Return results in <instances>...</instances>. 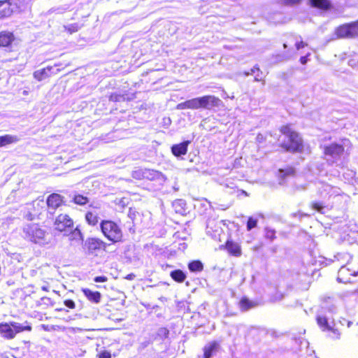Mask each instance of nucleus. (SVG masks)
<instances>
[{
  "mask_svg": "<svg viewBox=\"0 0 358 358\" xmlns=\"http://www.w3.org/2000/svg\"><path fill=\"white\" fill-rule=\"evenodd\" d=\"M317 194L321 198V200L312 201L310 206L313 210L322 214L326 213L328 210L326 201L332 196H338L339 194L338 188L324 182L318 183Z\"/></svg>",
  "mask_w": 358,
  "mask_h": 358,
  "instance_id": "obj_1",
  "label": "nucleus"
},
{
  "mask_svg": "<svg viewBox=\"0 0 358 358\" xmlns=\"http://www.w3.org/2000/svg\"><path fill=\"white\" fill-rule=\"evenodd\" d=\"M351 143L348 138H342L338 142L332 143L324 148V154L329 164H334L339 160L344 152H348Z\"/></svg>",
  "mask_w": 358,
  "mask_h": 358,
  "instance_id": "obj_2",
  "label": "nucleus"
},
{
  "mask_svg": "<svg viewBox=\"0 0 358 358\" xmlns=\"http://www.w3.org/2000/svg\"><path fill=\"white\" fill-rule=\"evenodd\" d=\"M47 233L38 224H27L22 229L23 237L32 243L39 245L48 243L46 240Z\"/></svg>",
  "mask_w": 358,
  "mask_h": 358,
  "instance_id": "obj_3",
  "label": "nucleus"
},
{
  "mask_svg": "<svg viewBox=\"0 0 358 358\" xmlns=\"http://www.w3.org/2000/svg\"><path fill=\"white\" fill-rule=\"evenodd\" d=\"M100 229L103 235L113 243L120 242L122 238V231L119 225L112 220H102Z\"/></svg>",
  "mask_w": 358,
  "mask_h": 358,
  "instance_id": "obj_4",
  "label": "nucleus"
},
{
  "mask_svg": "<svg viewBox=\"0 0 358 358\" xmlns=\"http://www.w3.org/2000/svg\"><path fill=\"white\" fill-rule=\"evenodd\" d=\"M322 309H329V315H324L322 313H319L316 317L318 326L322 331H331L332 333L331 337L333 338H339V331L337 328L334 327L335 324L334 322H330V320L331 319V315L335 311L336 307L332 305L331 307L324 306L322 307Z\"/></svg>",
  "mask_w": 358,
  "mask_h": 358,
  "instance_id": "obj_5",
  "label": "nucleus"
},
{
  "mask_svg": "<svg viewBox=\"0 0 358 358\" xmlns=\"http://www.w3.org/2000/svg\"><path fill=\"white\" fill-rule=\"evenodd\" d=\"M280 147L289 152H301L303 150V140L298 133L291 135L280 143Z\"/></svg>",
  "mask_w": 358,
  "mask_h": 358,
  "instance_id": "obj_6",
  "label": "nucleus"
},
{
  "mask_svg": "<svg viewBox=\"0 0 358 358\" xmlns=\"http://www.w3.org/2000/svg\"><path fill=\"white\" fill-rule=\"evenodd\" d=\"M196 109L204 108L211 110L213 108L219 107L222 101L218 98L213 95H206L201 97L194 98Z\"/></svg>",
  "mask_w": 358,
  "mask_h": 358,
  "instance_id": "obj_7",
  "label": "nucleus"
},
{
  "mask_svg": "<svg viewBox=\"0 0 358 358\" xmlns=\"http://www.w3.org/2000/svg\"><path fill=\"white\" fill-rule=\"evenodd\" d=\"M335 34L338 38H355L358 36V21L338 27Z\"/></svg>",
  "mask_w": 358,
  "mask_h": 358,
  "instance_id": "obj_8",
  "label": "nucleus"
},
{
  "mask_svg": "<svg viewBox=\"0 0 358 358\" xmlns=\"http://www.w3.org/2000/svg\"><path fill=\"white\" fill-rule=\"evenodd\" d=\"M20 8V0L0 1V18L10 16L13 13L17 12Z\"/></svg>",
  "mask_w": 358,
  "mask_h": 358,
  "instance_id": "obj_9",
  "label": "nucleus"
},
{
  "mask_svg": "<svg viewBox=\"0 0 358 358\" xmlns=\"http://www.w3.org/2000/svg\"><path fill=\"white\" fill-rule=\"evenodd\" d=\"M54 227L59 231L68 233L73 228V221L67 214H60L56 217Z\"/></svg>",
  "mask_w": 358,
  "mask_h": 358,
  "instance_id": "obj_10",
  "label": "nucleus"
},
{
  "mask_svg": "<svg viewBox=\"0 0 358 358\" xmlns=\"http://www.w3.org/2000/svg\"><path fill=\"white\" fill-rule=\"evenodd\" d=\"M220 349V342L217 341L209 342L203 348V358H211L215 356Z\"/></svg>",
  "mask_w": 358,
  "mask_h": 358,
  "instance_id": "obj_11",
  "label": "nucleus"
},
{
  "mask_svg": "<svg viewBox=\"0 0 358 358\" xmlns=\"http://www.w3.org/2000/svg\"><path fill=\"white\" fill-rule=\"evenodd\" d=\"M145 179L151 181H156L159 182V184H162L165 182L166 178L160 171L154 169H145Z\"/></svg>",
  "mask_w": 358,
  "mask_h": 358,
  "instance_id": "obj_12",
  "label": "nucleus"
},
{
  "mask_svg": "<svg viewBox=\"0 0 358 358\" xmlns=\"http://www.w3.org/2000/svg\"><path fill=\"white\" fill-rule=\"evenodd\" d=\"M189 143V141H185L180 143L174 144L171 148V152L177 157L185 155L187 152V148Z\"/></svg>",
  "mask_w": 358,
  "mask_h": 358,
  "instance_id": "obj_13",
  "label": "nucleus"
},
{
  "mask_svg": "<svg viewBox=\"0 0 358 358\" xmlns=\"http://www.w3.org/2000/svg\"><path fill=\"white\" fill-rule=\"evenodd\" d=\"M355 275V271H352L347 266H341L338 272L337 280L339 282L346 283L350 281V275Z\"/></svg>",
  "mask_w": 358,
  "mask_h": 358,
  "instance_id": "obj_14",
  "label": "nucleus"
},
{
  "mask_svg": "<svg viewBox=\"0 0 358 358\" xmlns=\"http://www.w3.org/2000/svg\"><path fill=\"white\" fill-rule=\"evenodd\" d=\"M62 196L58 194H52L47 199V204L49 210H55L59 207L62 203Z\"/></svg>",
  "mask_w": 358,
  "mask_h": 358,
  "instance_id": "obj_15",
  "label": "nucleus"
},
{
  "mask_svg": "<svg viewBox=\"0 0 358 358\" xmlns=\"http://www.w3.org/2000/svg\"><path fill=\"white\" fill-rule=\"evenodd\" d=\"M352 256L348 252H338L334 256V259H329V263L338 262L341 266H348Z\"/></svg>",
  "mask_w": 358,
  "mask_h": 358,
  "instance_id": "obj_16",
  "label": "nucleus"
},
{
  "mask_svg": "<svg viewBox=\"0 0 358 358\" xmlns=\"http://www.w3.org/2000/svg\"><path fill=\"white\" fill-rule=\"evenodd\" d=\"M0 334L6 339L15 338L14 330L10 323H0Z\"/></svg>",
  "mask_w": 358,
  "mask_h": 358,
  "instance_id": "obj_17",
  "label": "nucleus"
},
{
  "mask_svg": "<svg viewBox=\"0 0 358 358\" xmlns=\"http://www.w3.org/2000/svg\"><path fill=\"white\" fill-rule=\"evenodd\" d=\"M259 305V303L257 301L250 300L245 296L243 297L239 301V308L243 312L255 308Z\"/></svg>",
  "mask_w": 358,
  "mask_h": 358,
  "instance_id": "obj_18",
  "label": "nucleus"
},
{
  "mask_svg": "<svg viewBox=\"0 0 358 358\" xmlns=\"http://www.w3.org/2000/svg\"><path fill=\"white\" fill-rule=\"evenodd\" d=\"M85 296L91 302L99 303L101 301V294L98 291H92L88 288L82 289Z\"/></svg>",
  "mask_w": 358,
  "mask_h": 358,
  "instance_id": "obj_19",
  "label": "nucleus"
},
{
  "mask_svg": "<svg viewBox=\"0 0 358 358\" xmlns=\"http://www.w3.org/2000/svg\"><path fill=\"white\" fill-rule=\"evenodd\" d=\"M13 40V33L9 31L0 32V47H8Z\"/></svg>",
  "mask_w": 358,
  "mask_h": 358,
  "instance_id": "obj_20",
  "label": "nucleus"
},
{
  "mask_svg": "<svg viewBox=\"0 0 358 358\" xmlns=\"http://www.w3.org/2000/svg\"><path fill=\"white\" fill-rule=\"evenodd\" d=\"M10 325L12 326L15 336L24 331H31L32 329L31 325L28 322H25L24 324H20L15 322H11Z\"/></svg>",
  "mask_w": 358,
  "mask_h": 358,
  "instance_id": "obj_21",
  "label": "nucleus"
},
{
  "mask_svg": "<svg viewBox=\"0 0 358 358\" xmlns=\"http://www.w3.org/2000/svg\"><path fill=\"white\" fill-rule=\"evenodd\" d=\"M312 7L322 10H329L331 8V3L329 0H308Z\"/></svg>",
  "mask_w": 358,
  "mask_h": 358,
  "instance_id": "obj_22",
  "label": "nucleus"
},
{
  "mask_svg": "<svg viewBox=\"0 0 358 358\" xmlns=\"http://www.w3.org/2000/svg\"><path fill=\"white\" fill-rule=\"evenodd\" d=\"M20 138L14 135L6 134L0 136V148L17 143Z\"/></svg>",
  "mask_w": 358,
  "mask_h": 358,
  "instance_id": "obj_23",
  "label": "nucleus"
},
{
  "mask_svg": "<svg viewBox=\"0 0 358 358\" xmlns=\"http://www.w3.org/2000/svg\"><path fill=\"white\" fill-rule=\"evenodd\" d=\"M186 201L183 199H176L172 203L175 212L180 215L186 213Z\"/></svg>",
  "mask_w": 358,
  "mask_h": 358,
  "instance_id": "obj_24",
  "label": "nucleus"
},
{
  "mask_svg": "<svg viewBox=\"0 0 358 358\" xmlns=\"http://www.w3.org/2000/svg\"><path fill=\"white\" fill-rule=\"evenodd\" d=\"M226 248L228 252L234 256H239L241 254V248L236 243L227 241L226 243Z\"/></svg>",
  "mask_w": 358,
  "mask_h": 358,
  "instance_id": "obj_25",
  "label": "nucleus"
},
{
  "mask_svg": "<svg viewBox=\"0 0 358 358\" xmlns=\"http://www.w3.org/2000/svg\"><path fill=\"white\" fill-rule=\"evenodd\" d=\"M51 69L52 67H48L46 69L37 70L34 72V77L37 80L41 81L50 76V71H51Z\"/></svg>",
  "mask_w": 358,
  "mask_h": 358,
  "instance_id": "obj_26",
  "label": "nucleus"
},
{
  "mask_svg": "<svg viewBox=\"0 0 358 358\" xmlns=\"http://www.w3.org/2000/svg\"><path fill=\"white\" fill-rule=\"evenodd\" d=\"M170 275L173 280L179 283L184 282L187 278L185 273L180 269H176L172 271L170 273Z\"/></svg>",
  "mask_w": 358,
  "mask_h": 358,
  "instance_id": "obj_27",
  "label": "nucleus"
},
{
  "mask_svg": "<svg viewBox=\"0 0 358 358\" xmlns=\"http://www.w3.org/2000/svg\"><path fill=\"white\" fill-rule=\"evenodd\" d=\"M103 244V241L99 238H89L87 241L88 249L90 250H95L96 249H100Z\"/></svg>",
  "mask_w": 358,
  "mask_h": 358,
  "instance_id": "obj_28",
  "label": "nucleus"
},
{
  "mask_svg": "<svg viewBox=\"0 0 358 358\" xmlns=\"http://www.w3.org/2000/svg\"><path fill=\"white\" fill-rule=\"evenodd\" d=\"M176 108L178 110H184L187 108L196 110V106L195 104L194 98L178 103L176 106Z\"/></svg>",
  "mask_w": 358,
  "mask_h": 358,
  "instance_id": "obj_29",
  "label": "nucleus"
},
{
  "mask_svg": "<svg viewBox=\"0 0 358 358\" xmlns=\"http://www.w3.org/2000/svg\"><path fill=\"white\" fill-rule=\"evenodd\" d=\"M64 235H67L70 236V240H76V241H80L83 240V234L80 231V230L78 229V227H76L75 229L71 228V230L68 233H65Z\"/></svg>",
  "mask_w": 358,
  "mask_h": 358,
  "instance_id": "obj_30",
  "label": "nucleus"
},
{
  "mask_svg": "<svg viewBox=\"0 0 358 358\" xmlns=\"http://www.w3.org/2000/svg\"><path fill=\"white\" fill-rule=\"evenodd\" d=\"M188 268L191 272H200L203 268L202 262L199 260H194L188 264Z\"/></svg>",
  "mask_w": 358,
  "mask_h": 358,
  "instance_id": "obj_31",
  "label": "nucleus"
},
{
  "mask_svg": "<svg viewBox=\"0 0 358 358\" xmlns=\"http://www.w3.org/2000/svg\"><path fill=\"white\" fill-rule=\"evenodd\" d=\"M128 217L131 220L134 224H137L141 221V214L136 208H129Z\"/></svg>",
  "mask_w": 358,
  "mask_h": 358,
  "instance_id": "obj_32",
  "label": "nucleus"
},
{
  "mask_svg": "<svg viewBox=\"0 0 358 358\" xmlns=\"http://www.w3.org/2000/svg\"><path fill=\"white\" fill-rule=\"evenodd\" d=\"M99 219V216L92 212H87L85 214V220L90 225L95 226L98 223Z\"/></svg>",
  "mask_w": 358,
  "mask_h": 358,
  "instance_id": "obj_33",
  "label": "nucleus"
},
{
  "mask_svg": "<svg viewBox=\"0 0 358 358\" xmlns=\"http://www.w3.org/2000/svg\"><path fill=\"white\" fill-rule=\"evenodd\" d=\"M252 74H255V81H260L262 80V71L259 69L257 66H255L252 69H250V72H245V76H249Z\"/></svg>",
  "mask_w": 358,
  "mask_h": 358,
  "instance_id": "obj_34",
  "label": "nucleus"
},
{
  "mask_svg": "<svg viewBox=\"0 0 358 358\" xmlns=\"http://www.w3.org/2000/svg\"><path fill=\"white\" fill-rule=\"evenodd\" d=\"M169 335V330L166 329V327H160L157 329L156 333V338H159V340H164L165 338H168Z\"/></svg>",
  "mask_w": 358,
  "mask_h": 358,
  "instance_id": "obj_35",
  "label": "nucleus"
},
{
  "mask_svg": "<svg viewBox=\"0 0 358 358\" xmlns=\"http://www.w3.org/2000/svg\"><path fill=\"white\" fill-rule=\"evenodd\" d=\"M275 230L268 227L264 228V236L266 239H268L271 242L273 241L275 238Z\"/></svg>",
  "mask_w": 358,
  "mask_h": 358,
  "instance_id": "obj_36",
  "label": "nucleus"
},
{
  "mask_svg": "<svg viewBox=\"0 0 358 358\" xmlns=\"http://www.w3.org/2000/svg\"><path fill=\"white\" fill-rule=\"evenodd\" d=\"M257 218H255L252 216L249 217L246 224L247 231H250L252 229L257 227Z\"/></svg>",
  "mask_w": 358,
  "mask_h": 358,
  "instance_id": "obj_37",
  "label": "nucleus"
},
{
  "mask_svg": "<svg viewBox=\"0 0 358 358\" xmlns=\"http://www.w3.org/2000/svg\"><path fill=\"white\" fill-rule=\"evenodd\" d=\"M73 200L75 203L80 206L85 205L89 201V199L87 196H84L80 194L75 195Z\"/></svg>",
  "mask_w": 358,
  "mask_h": 358,
  "instance_id": "obj_38",
  "label": "nucleus"
},
{
  "mask_svg": "<svg viewBox=\"0 0 358 358\" xmlns=\"http://www.w3.org/2000/svg\"><path fill=\"white\" fill-rule=\"evenodd\" d=\"M131 176L137 180L145 179V169H139L132 171Z\"/></svg>",
  "mask_w": 358,
  "mask_h": 358,
  "instance_id": "obj_39",
  "label": "nucleus"
},
{
  "mask_svg": "<svg viewBox=\"0 0 358 358\" xmlns=\"http://www.w3.org/2000/svg\"><path fill=\"white\" fill-rule=\"evenodd\" d=\"M280 131L282 134L285 135V139H286L288 137H290L291 135L295 134L296 133V132L292 131L291 129V128L289 127V126H288V125L282 127L280 129Z\"/></svg>",
  "mask_w": 358,
  "mask_h": 358,
  "instance_id": "obj_40",
  "label": "nucleus"
},
{
  "mask_svg": "<svg viewBox=\"0 0 358 358\" xmlns=\"http://www.w3.org/2000/svg\"><path fill=\"white\" fill-rule=\"evenodd\" d=\"M110 100L114 102H121L126 100V95L113 93L110 96Z\"/></svg>",
  "mask_w": 358,
  "mask_h": 358,
  "instance_id": "obj_41",
  "label": "nucleus"
},
{
  "mask_svg": "<svg viewBox=\"0 0 358 358\" xmlns=\"http://www.w3.org/2000/svg\"><path fill=\"white\" fill-rule=\"evenodd\" d=\"M65 29L70 32L71 34L76 32L79 30L80 26L77 23H73L69 24L68 26H65Z\"/></svg>",
  "mask_w": 358,
  "mask_h": 358,
  "instance_id": "obj_42",
  "label": "nucleus"
},
{
  "mask_svg": "<svg viewBox=\"0 0 358 358\" xmlns=\"http://www.w3.org/2000/svg\"><path fill=\"white\" fill-rule=\"evenodd\" d=\"M294 169H280L279 170V174L280 176L282 178H285L287 176L292 175L294 173Z\"/></svg>",
  "mask_w": 358,
  "mask_h": 358,
  "instance_id": "obj_43",
  "label": "nucleus"
},
{
  "mask_svg": "<svg viewBox=\"0 0 358 358\" xmlns=\"http://www.w3.org/2000/svg\"><path fill=\"white\" fill-rule=\"evenodd\" d=\"M290 40L292 42L294 41V45L296 46V50H300L301 48H303L306 45V43H303L302 41H299L296 40L295 36H291Z\"/></svg>",
  "mask_w": 358,
  "mask_h": 358,
  "instance_id": "obj_44",
  "label": "nucleus"
},
{
  "mask_svg": "<svg viewBox=\"0 0 358 358\" xmlns=\"http://www.w3.org/2000/svg\"><path fill=\"white\" fill-rule=\"evenodd\" d=\"M64 305L71 309H74L76 308L75 302L71 299H66L64 301Z\"/></svg>",
  "mask_w": 358,
  "mask_h": 358,
  "instance_id": "obj_45",
  "label": "nucleus"
},
{
  "mask_svg": "<svg viewBox=\"0 0 358 358\" xmlns=\"http://www.w3.org/2000/svg\"><path fill=\"white\" fill-rule=\"evenodd\" d=\"M339 322L342 326H344L345 324L347 325L348 327H350L353 324V322L349 320H347L345 318H341L339 320Z\"/></svg>",
  "mask_w": 358,
  "mask_h": 358,
  "instance_id": "obj_46",
  "label": "nucleus"
},
{
  "mask_svg": "<svg viewBox=\"0 0 358 358\" xmlns=\"http://www.w3.org/2000/svg\"><path fill=\"white\" fill-rule=\"evenodd\" d=\"M280 1L285 5H294L299 3L301 0H280Z\"/></svg>",
  "mask_w": 358,
  "mask_h": 358,
  "instance_id": "obj_47",
  "label": "nucleus"
},
{
  "mask_svg": "<svg viewBox=\"0 0 358 358\" xmlns=\"http://www.w3.org/2000/svg\"><path fill=\"white\" fill-rule=\"evenodd\" d=\"M107 280H108L107 277L104 276V275L96 276L94 278V281L95 282H103L107 281Z\"/></svg>",
  "mask_w": 358,
  "mask_h": 358,
  "instance_id": "obj_48",
  "label": "nucleus"
},
{
  "mask_svg": "<svg viewBox=\"0 0 358 358\" xmlns=\"http://www.w3.org/2000/svg\"><path fill=\"white\" fill-rule=\"evenodd\" d=\"M52 303V300L49 297H42L41 299L40 304H44L48 306Z\"/></svg>",
  "mask_w": 358,
  "mask_h": 358,
  "instance_id": "obj_49",
  "label": "nucleus"
},
{
  "mask_svg": "<svg viewBox=\"0 0 358 358\" xmlns=\"http://www.w3.org/2000/svg\"><path fill=\"white\" fill-rule=\"evenodd\" d=\"M99 358H111V355L109 352L104 350L99 354Z\"/></svg>",
  "mask_w": 358,
  "mask_h": 358,
  "instance_id": "obj_50",
  "label": "nucleus"
},
{
  "mask_svg": "<svg viewBox=\"0 0 358 358\" xmlns=\"http://www.w3.org/2000/svg\"><path fill=\"white\" fill-rule=\"evenodd\" d=\"M310 55V54H307L306 56H303L300 58V62L302 64H306L308 62V57Z\"/></svg>",
  "mask_w": 358,
  "mask_h": 358,
  "instance_id": "obj_51",
  "label": "nucleus"
},
{
  "mask_svg": "<svg viewBox=\"0 0 358 358\" xmlns=\"http://www.w3.org/2000/svg\"><path fill=\"white\" fill-rule=\"evenodd\" d=\"M256 141L258 143H263L265 141V138L262 134H259L256 137Z\"/></svg>",
  "mask_w": 358,
  "mask_h": 358,
  "instance_id": "obj_52",
  "label": "nucleus"
},
{
  "mask_svg": "<svg viewBox=\"0 0 358 358\" xmlns=\"http://www.w3.org/2000/svg\"><path fill=\"white\" fill-rule=\"evenodd\" d=\"M135 277H136L135 274H134V273H129V274H128V275L125 277V278H126L127 280H134V279L135 278Z\"/></svg>",
  "mask_w": 358,
  "mask_h": 358,
  "instance_id": "obj_53",
  "label": "nucleus"
},
{
  "mask_svg": "<svg viewBox=\"0 0 358 358\" xmlns=\"http://www.w3.org/2000/svg\"><path fill=\"white\" fill-rule=\"evenodd\" d=\"M223 185H224L226 188H231V189H233V188H234V186H232V185L231 186V185H229V184H228V183H225V184H224Z\"/></svg>",
  "mask_w": 358,
  "mask_h": 358,
  "instance_id": "obj_54",
  "label": "nucleus"
},
{
  "mask_svg": "<svg viewBox=\"0 0 358 358\" xmlns=\"http://www.w3.org/2000/svg\"><path fill=\"white\" fill-rule=\"evenodd\" d=\"M42 327H43V329L44 330H45V331H48V326H47V325H45V324H43V325H42Z\"/></svg>",
  "mask_w": 358,
  "mask_h": 358,
  "instance_id": "obj_55",
  "label": "nucleus"
},
{
  "mask_svg": "<svg viewBox=\"0 0 358 358\" xmlns=\"http://www.w3.org/2000/svg\"><path fill=\"white\" fill-rule=\"evenodd\" d=\"M287 47H288L287 43V42L284 43H283V48H284L285 49H286V48H287Z\"/></svg>",
  "mask_w": 358,
  "mask_h": 358,
  "instance_id": "obj_56",
  "label": "nucleus"
},
{
  "mask_svg": "<svg viewBox=\"0 0 358 358\" xmlns=\"http://www.w3.org/2000/svg\"><path fill=\"white\" fill-rule=\"evenodd\" d=\"M57 311H66L64 308H57L56 309Z\"/></svg>",
  "mask_w": 358,
  "mask_h": 358,
  "instance_id": "obj_57",
  "label": "nucleus"
},
{
  "mask_svg": "<svg viewBox=\"0 0 358 358\" xmlns=\"http://www.w3.org/2000/svg\"><path fill=\"white\" fill-rule=\"evenodd\" d=\"M242 192H243V194H245V195H247V192H246L245 191L242 190Z\"/></svg>",
  "mask_w": 358,
  "mask_h": 358,
  "instance_id": "obj_58",
  "label": "nucleus"
},
{
  "mask_svg": "<svg viewBox=\"0 0 358 358\" xmlns=\"http://www.w3.org/2000/svg\"><path fill=\"white\" fill-rule=\"evenodd\" d=\"M42 289H43V290H47V289H46V287H42Z\"/></svg>",
  "mask_w": 358,
  "mask_h": 358,
  "instance_id": "obj_59",
  "label": "nucleus"
},
{
  "mask_svg": "<svg viewBox=\"0 0 358 358\" xmlns=\"http://www.w3.org/2000/svg\"><path fill=\"white\" fill-rule=\"evenodd\" d=\"M313 358H317V357H313Z\"/></svg>",
  "mask_w": 358,
  "mask_h": 358,
  "instance_id": "obj_60",
  "label": "nucleus"
}]
</instances>
